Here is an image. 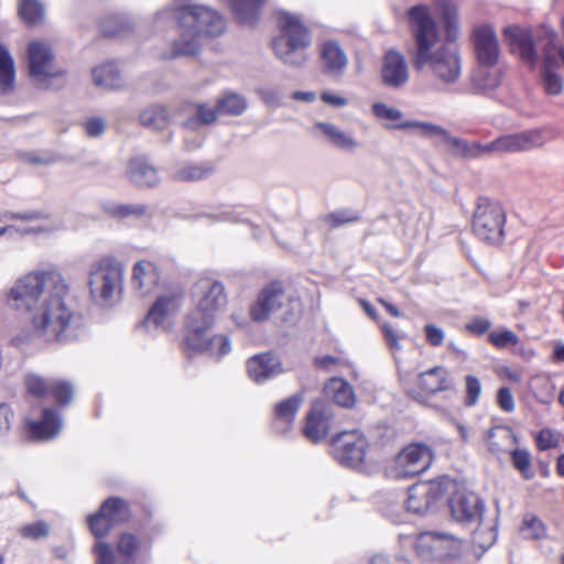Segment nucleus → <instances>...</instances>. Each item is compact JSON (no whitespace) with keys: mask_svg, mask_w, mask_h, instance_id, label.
I'll use <instances>...</instances> for the list:
<instances>
[{"mask_svg":"<svg viewBox=\"0 0 564 564\" xmlns=\"http://www.w3.org/2000/svg\"><path fill=\"white\" fill-rule=\"evenodd\" d=\"M28 76L37 89H57L67 70L56 61V54L50 43L43 40H34L26 48Z\"/></svg>","mask_w":564,"mask_h":564,"instance_id":"423d86ee","label":"nucleus"},{"mask_svg":"<svg viewBox=\"0 0 564 564\" xmlns=\"http://www.w3.org/2000/svg\"><path fill=\"white\" fill-rule=\"evenodd\" d=\"M474 48L479 64L495 66L498 62L500 50L495 31L489 25H481L473 33Z\"/></svg>","mask_w":564,"mask_h":564,"instance_id":"6ab92c4d","label":"nucleus"},{"mask_svg":"<svg viewBox=\"0 0 564 564\" xmlns=\"http://www.w3.org/2000/svg\"><path fill=\"white\" fill-rule=\"evenodd\" d=\"M45 218L44 213L42 212H25V213H4L0 215V221L3 219H21L23 221H35Z\"/></svg>","mask_w":564,"mask_h":564,"instance_id":"0e129e2a","label":"nucleus"},{"mask_svg":"<svg viewBox=\"0 0 564 564\" xmlns=\"http://www.w3.org/2000/svg\"><path fill=\"white\" fill-rule=\"evenodd\" d=\"M490 343L498 348H506L518 344L519 338L512 330L492 332L489 335Z\"/></svg>","mask_w":564,"mask_h":564,"instance_id":"603ef678","label":"nucleus"},{"mask_svg":"<svg viewBox=\"0 0 564 564\" xmlns=\"http://www.w3.org/2000/svg\"><path fill=\"white\" fill-rule=\"evenodd\" d=\"M535 441H536V446L541 451H546V449L557 446L558 435L550 429H543L536 435Z\"/></svg>","mask_w":564,"mask_h":564,"instance_id":"13d9d810","label":"nucleus"},{"mask_svg":"<svg viewBox=\"0 0 564 564\" xmlns=\"http://www.w3.org/2000/svg\"><path fill=\"white\" fill-rule=\"evenodd\" d=\"M267 0H229V6L241 23H253Z\"/></svg>","mask_w":564,"mask_h":564,"instance_id":"f704fd0d","label":"nucleus"},{"mask_svg":"<svg viewBox=\"0 0 564 564\" xmlns=\"http://www.w3.org/2000/svg\"><path fill=\"white\" fill-rule=\"evenodd\" d=\"M324 390L328 398H332L336 404L343 408H350L356 402L354 388L341 378L334 377L329 379Z\"/></svg>","mask_w":564,"mask_h":564,"instance_id":"c85d7f7f","label":"nucleus"},{"mask_svg":"<svg viewBox=\"0 0 564 564\" xmlns=\"http://www.w3.org/2000/svg\"><path fill=\"white\" fill-rule=\"evenodd\" d=\"M333 425L334 413L332 406L322 400H316L312 403L306 415L303 434L311 442L317 443L328 435Z\"/></svg>","mask_w":564,"mask_h":564,"instance_id":"2eb2a0df","label":"nucleus"},{"mask_svg":"<svg viewBox=\"0 0 564 564\" xmlns=\"http://www.w3.org/2000/svg\"><path fill=\"white\" fill-rule=\"evenodd\" d=\"M511 462L513 467L523 476V478H533L534 473L531 468V456L527 449H514L511 453Z\"/></svg>","mask_w":564,"mask_h":564,"instance_id":"c03bdc74","label":"nucleus"},{"mask_svg":"<svg viewBox=\"0 0 564 564\" xmlns=\"http://www.w3.org/2000/svg\"><path fill=\"white\" fill-rule=\"evenodd\" d=\"M161 281L158 265L150 260H140L132 267L131 288L139 296H147L155 291Z\"/></svg>","mask_w":564,"mask_h":564,"instance_id":"aec40b11","label":"nucleus"},{"mask_svg":"<svg viewBox=\"0 0 564 564\" xmlns=\"http://www.w3.org/2000/svg\"><path fill=\"white\" fill-rule=\"evenodd\" d=\"M442 497L440 484L420 482L409 488L405 503L408 510L423 514L433 508Z\"/></svg>","mask_w":564,"mask_h":564,"instance_id":"a211bd4d","label":"nucleus"},{"mask_svg":"<svg viewBox=\"0 0 564 564\" xmlns=\"http://www.w3.org/2000/svg\"><path fill=\"white\" fill-rule=\"evenodd\" d=\"M332 226H340L358 220V215L354 212L338 210L328 215Z\"/></svg>","mask_w":564,"mask_h":564,"instance_id":"69168bd1","label":"nucleus"},{"mask_svg":"<svg viewBox=\"0 0 564 564\" xmlns=\"http://www.w3.org/2000/svg\"><path fill=\"white\" fill-rule=\"evenodd\" d=\"M303 394L296 393L282 402L275 408V421L286 425L291 424L303 402Z\"/></svg>","mask_w":564,"mask_h":564,"instance_id":"e433bc0d","label":"nucleus"},{"mask_svg":"<svg viewBox=\"0 0 564 564\" xmlns=\"http://www.w3.org/2000/svg\"><path fill=\"white\" fill-rule=\"evenodd\" d=\"M26 423L32 436L39 440L53 438L62 429V420L52 409H44L40 421L28 420Z\"/></svg>","mask_w":564,"mask_h":564,"instance_id":"b1692460","label":"nucleus"},{"mask_svg":"<svg viewBox=\"0 0 564 564\" xmlns=\"http://www.w3.org/2000/svg\"><path fill=\"white\" fill-rule=\"evenodd\" d=\"M473 87L479 91L487 94L492 91L501 84V70L495 66H479L474 70L471 77Z\"/></svg>","mask_w":564,"mask_h":564,"instance_id":"c756f323","label":"nucleus"},{"mask_svg":"<svg viewBox=\"0 0 564 564\" xmlns=\"http://www.w3.org/2000/svg\"><path fill=\"white\" fill-rule=\"evenodd\" d=\"M523 538L530 540L541 539L545 535V528L535 517L525 518L521 527Z\"/></svg>","mask_w":564,"mask_h":564,"instance_id":"09e8293b","label":"nucleus"},{"mask_svg":"<svg viewBox=\"0 0 564 564\" xmlns=\"http://www.w3.org/2000/svg\"><path fill=\"white\" fill-rule=\"evenodd\" d=\"M437 6L442 12L443 22L447 30L448 37H451V36H453V31L456 30V15H457L456 7L446 1H440L437 3Z\"/></svg>","mask_w":564,"mask_h":564,"instance_id":"3c124183","label":"nucleus"},{"mask_svg":"<svg viewBox=\"0 0 564 564\" xmlns=\"http://www.w3.org/2000/svg\"><path fill=\"white\" fill-rule=\"evenodd\" d=\"M394 129L405 130V129H412L417 130L421 135L424 137H442L443 140L445 139L447 131L443 129L440 126L424 122V121H416V120H404L403 122L397 123L393 126Z\"/></svg>","mask_w":564,"mask_h":564,"instance_id":"58836bf2","label":"nucleus"},{"mask_svg":"<svg viewBox=\"0 0 564 564\" xmlns=\"http://www.w3.org/2000/svg\"><path fill=\"white\" fill-rule=\"evenodd\" d=\"M424 332H425L426 341L431 346L437 347L443 344V341L445 339V333L441 327H438L434 324H426L424 327Z\"/></svg>","mask_w":564,"mask_h":564,"instance_id":"680f3d73","label":"nucleus"},{"mask_svg":"<svg viewBox=\"0 0 564 564\" xmlns=\"http://www.w3.org/2000/svg\"><path fill=\"white\" fill-rule=\"evenodd\" d=\"M466 382V404L475 405L481 393V383L475 376L468 375L465 378Z\"/></svg>","mask_w":564,"mask_h":564,"instance_id":"4d7b16f0","label":"nucleus"},{"mask_svg":"<svg viewBox=\"0 0 564 564\" xmlns=\"http://www.w3.org/2000/svg\"><path fill=\"white\" fill-rule=\"evenodd\" d=\"M212 326L213 325H204L203 323H199L197 338L196 341L193 343L189 339L192 337L191 327L185 326L186 349L193 352H207L217 359L228 354L231 350L229 338L225 335H215L209 337L207 333Z\"/></svg>","mask_w":564,"mask_h":564,"instance_id":"4468645a","label":"nucleus"},{"mask_svg":"<svg viewBox=\"0 0 564 564\" xmlns=\"http://www.w3.org/2000/svg\"><path fill=\"white\" fill-rule=\"evenodd\" d=\"M280 33L272 42L276 57L284 64L301 67L306 62L305 50L311 45L308 29L300 17L281 13L278 19Z\"/></svg>","mask_w":564,"mask_h":564,"instance_id":"39448f33","label":"nucleus"},{"mask_svg":"<svg viewBox=\"0 0 564 564\" xmlns=\"http://www.w3.org/2000/svg\"><path fill=\"white\" fill-rule=\"evenodd\" d=\"M96 564H116V554L110 544L99 541L94 547Z\"/></svg>","mask_w":564,"mask_h":564,"instance_id":"864d4df0","label":"nucleus"},{"mask_svg":"<svg viewBox=\"0 0 564 564\" xmlns=\"http://www.w3.org/2000/svg\"><path fill=\"white\" fill-rule=\"evenodd\" d=\"M93 82L102 89L117 90L126 86V82L117 65L112 62L96 66L93 72Z\"/></svg>","mask_w":564,"mask_h":564,"instance_id":"bb28decb","label":"nucleus"},{"mask_svg":"<svg viewBox=\"0 0 564 564\" xmlns=\"http://www.w3.org/2000/svg\"><path fill=\"white\" fill-rule=\"evenodd\" d=\"M69 288L57 271L20 276L7 293L8 303L29 314L34 330L47 341L67 343L84 333V318L67 303Z\"/></svg>","mask_w":564,"mask_h":564,"instance_id":"f257e3e1","label":"nucleus"},{"mask_svg":"<svg viewBox=\"0 0 564 564\" xmlns=\"http://www.w3.org/2000/svg\"><path fill=\"white\" fill-rule=\"evenodd\" d=\"M28 391L36 397H41L50 392L51 380H45L39 376L30 375L26 378Z\"/></svg>","mask_w":564,"mask_h":564,"instance_id":"6e6d98bb","label":"nucleus"},{"mask_svg":"<svg viewBox=\"0 0 564 564\" xmlns=\"http://www.w3.org/2000/svg\"><path fill=\"white\" fill-rule=\"evenodd\" d=\"M497 402L505 412H512L516 409L514 398L509 388L502 387L498 390Z\"/></svg>","mask_w":564,"mask_h":564,"instance_id":"e2e57ef3","label":"nucleus"},{"mask_svg":"<svg viewBox=\"0 0 564 564\" xmlns=\"http://www.w3.org/2000/svg\"><path fill=\"white\" fill-rule=\"evenodd\" d=\"M219 116L217 104L215 106L205 102L193 104L188 106V117L182 126L189 131H197L203 126L214 123Z\"/></svg>","mask_w":564,"mask_h":564,"instance_id":"393cba45","label":"nucleus"},{"mask_svg":"<svg viewBox=\"0 0 564 564\" xmlns=\"http://www.w3.org/2000/svg\"><path fill=\"white\" fill-rule=\"evenodd\" d=\"M419 384L427 393L435 394L451 389L452 381L447 369L438 366L421 372Z\"/></svg>","mask_w":564,"mask_h":564,"instance_id":"cd10ccee","label":"nucleus"},{"mask_svg":"<svg viewBox=\"0 0 564 564\" xmlns=\"http://www.w3.org/2000/svg\"><path fill=\"white\" fill-rule=\"evenodd\" d=\"M373 116L382 121L389 122L387 128L394 129L393 126L403 122V113L394 107H390L384 102H376L372 105Z\"/></svg>","mask_w":564,"mask_h":564,"instance_id":"79ce46f5","label":"nucleus"},{"mask_svg":"<svg viewBox=\"0 0 564 564\" xmlns=\"http://www.w3.org/2000/svg\"><path fill=\"white\" fill-rule=\"evenodd\" d=\"M429 446L415 443L403 448L395 457L392 474L395 478H409L425 471L432 464Z\"/></svg>","mask_w":564,"mask_h":564,"instance_id":"9d476101","label":"nucleus"},{"mask_svg":"<svg viewBox=\"0 0 564 564\" xmlns=\"http://www.w3.org/2000/svg\"><path fill=\"white\" fill-rule=\"evenodd\" d=\"M139 120L147 128L163 130L171 121V111L164 105H153L140 112Z\"/></svg>","mask_w":564,"mask_h":564,"instance_id":"7c9ffc66","label":"nucleus"},{"mask_svg":"<svg viewBox=\"0 0 564 564\" xmlns=\"http://www.w3.org/2000/svg\"><path fill=\"white\" fill-rule=\"evenodd\" d=\"M478 527L473 532V543L482 551L489 549L497 539V530L492 523L478 521Z\"/></svg>","mask_w":564,"mask_h":564,"instance_id":"ea45409f","label":"nucleus"},{"mask_svg":"<svg viewBox=\"0 0 564 564\" xmlns=\"http://www.w3.org/2000/svg\"><path fill=\"white\" fill-rule=\"evenodd\" d=\"M408 15L414 40L413 67L429 73L442 85L455 84L462 74V59L456 45L442 39L427 7L414 6Z\"/></svg>","mask_w":564,"mask_h":564,"instance_id":"f03ea898","label":"nucleus"},{"mask_svg":"<svg viewBox=\"0 0 564 564\" xmlns=\"http://www.w3.org/2000/svg\"><path fill=\"white\" fill-rule=\"evenodd\" d=\"M286 301L282 285L273 282L261 290L256 302L250 306V317L257 323L265 322L281 311Z\"/></svg>","mask_w":564,"mask_h":564,"instance_id":"ddd939ff","label":"nucleus"},{"mask_svg":"<svg viewBox=\"0 0 564 564\" xmlns=\"http://www.w3.org/2000/svg\"><path fill=\"white\" fill-rule=\"evenodd\" d=\"M382 332L384 334V338L391 349L400 350L401 345L399 343L400 336L398 335L397 330L389 324H383L381 326Z\"/></svg>","mask_w":564,"mask_h":564,"instance_id":"774afa93","label":"nucleus"},{"mask_svg":"<svg viewBox=\"0 0 564 564\" xmlns=\"http://www.w3.org/2000/svg\"><path fill=\"white\" fill-rule=\"evenodd\" d=\"M321 57L327 72H343L347 65V56L335 42H326L321 48Z\"/></svg>","mask_w":564,"mask_h":564,"instance_id":"2f4dec72","label":"nucleus"},{"mask_svg":"<svg viewBox=\"0 0 564 564\" xmlns=\"http://www.w3.org/2000/svg\"><path fill=\"white\" fill-rule=\"evenodd\" d=\"M88 522L91 533L97 539L105 538L113 528L100 512L89 516Z\"/></svg>","mask_w":564,"mask_h":564,"instance_id":"8fccbe9b","label":"nucleus"},{"mask_svg":"<svg viewBox=\"0 0 564 564\" xmlns=\"http://www.w3.org/2000/svg\"><path fill=\"white\" fill-rule=\"evenodd\" d=\"M382 82L393 88L403 86L409 79L408 65L404 57L395 52L389 51L381 68Z\"/></svg>","mask_w":564,"mask_h":564,"instance_id":"412c9836","label":"nucleus"},{"mask_svg":"<svg viewBox=\"0 0 564 564\" xmlns=\"http://www.w3.org/2000/svg\"><path fill=\"white\" fill-rule=\"evenodd\" d=\"M506 213L500 204L479 199L473 218V230L482 241L499 243L503 238Z\"/></svg>","mask_w":564,"mask_h":564,"instance_id":"1a4fd4ad","label":"nucleus"},{"mask_svg":"<svg viewBox=\"0 0 564 564\" xmlns=\"http://www.w3.org/2000/svg\"><path fill=\"white\" fill-rule=\"evenodd\" d=\"M216 104L220 116H240L248 107L246 98L237 93H225Z\"/></svg>","mask_w":564,"mask_h":564,"instance_id":"c9c22d12","label":"nucleus"},{"mask_svg":"<svg viewBox=\"0 0 564 564\" xmlns=\"http://www.w3.org/2000/svg\"><path fill=\"white\" fill-rule=\"evenodd\" d=\"M368 442L357 430L343 432L333 438V454L341 465L356 468L366 457Z\"/></svg>","mask_w":564,"mask_h":564,"instance_id":"9b49d317","label":"nucleus"},{"mask_svg":"<svg viewBox=\"0 0 564 564\" xmlns=\"http://www.w3.org/2000/svg\"><path fill=\"white\" fill-rule=\"evenodd\" d=\"M139 549L140 541L134 534L129 532H123L120 534L117 542V550L126 561L129 562L133 560Z\"/></svg>","mask_w":564,"mask_h":564,"instance_id":"37998d69","label":"nucleus"},{"mask_svg":"<svg viewBox=\"0 0 564 564\" xmlns=\"http://www.w3.org/2000/svg\"><path fill=\"white\" fill-rule=\"evenodd\" d=\"M127 175L138 186H155L160 182L156 169L144 158H134L129 161Z\"/></svg>","mask_w":564,"mask_h":564,"instance_id":"a878e982","label":"nucleus"},{"mask_svg":"<svg viewBox=\"0 0 564 564\" xmlns=\"http://www.w3.org/2000/svg\"><path fill=\"white\" fill-rule=\"evenodd\" d=\"M210 167H205L202 165L188 164L180 167L175 174L174 178L177 181H198L203 180L212 174Z\"/></svg>","mask_w":564,"mask_h":564,"instance_id":"a18cd8bd","label":"nucleus"},{"mask_svg":"<svg viewBox=\"0 0 564 564\" xmlns=\"http://www.w3.org/2000/svg\"><path fill=\"white\" fill-rule=\"evenodd\" d=\"M547 141L542 129L525 130L503 134L496 140L481 144L446 134L444 142L453 155L464 159H477L494 153H516L541 148Z\"/></svg>","mask_w":564,"mask_h":564,"instance_id":"20e7f679","label":"nucleus"},{"mask_svg":"<svg viewBox=\"0 0 564 564\" xmlns=\"http://www.w3.org/2000/svg\"><path fill=\"white\" fill-rule=\"evenodd\" d=\"M531 390L540 402L547 403L553 394L554 387L549 378L535 377L530 382Z\"/></svg>","mask_w":564,"mask_h":564,"instance_id":"49530a36","label":"nucleus"},{"mask_svg":"<svg viewBox=\"0 0 564 564\" xmlns=\"http://www.w3.org/2000/svg\"><path fill=\"white\" fill-rule=\"evenodd\" d=\"M490 327V321L479 316L474 317L468 324H466V329L476 335H484Z\"/></svg>","mask_w":564,"mask_h":564,"instance_id":"338daca9","label":"nucleus"},{"mask_svg":"<svg viewBox=\"0 0 564 564\" xmlns=\"http://www.w3.org/2000/svg\"><path fill=\"white\" fill-rule=\"evenodd\" d=\"M449 508L456 521L474 524L481 521L485 506L475 492L457 490L449 500Z\"/></svg>","mask_w":564,"mask_h":564,"instance_id":"f3484780","label":"nucleus"},{"mask_svg":"<svg viewBox=\"0 0 564 564\" xmlns=\"http://www.w3.org/2000/svg\"><path fill=\"white\" fill-rule=\"evenodd\" d=\"M313 130L321 133L332 147L338 150L355 152L360 147V142L355 137L332 122L317 121Z\"/></svg>","mask_w":564,"mask_h":564,"instance_id":"5701e85b","label":"nucleus"},{"mask_svg":"<svg viewBox=\"0 0 564 564\" xmlns=\"http://www.w3.org/2000/svg\"><path fill=\"white\" fill-rule=\"evenodd\" d=\"M182 306V293L176 290H167L159 294L150 307L143 324L148 327H164Z\"/></svg>","mask_w":564,"mask_h":564,"instance_id":"dca6fc26","label":"nucleus"},{"mask_svg":"<svg viewBox=\"0 0 564 564\" xmlns=\"http://www.w3.org/2000/svg\"><path fill=\"white\" fill-rule=\"evenodd\" d=\"M106 210L109 215L117 218L133 216L139 219H148L151 217L149 207L141 204H112Z\"/></svg>","mask_w":564,"mask_h":564,"instance_id":"4c0bfd02","label":"nucleus"},{"mask_svg":"<svg viewBox=\"0 0 564 564\" xmlns=\"http://www.w3.org/2000/svg\"><path fill=\"white\" fill-rule=\"evenodd\" d=\"M415 549L423 560H437L455 555L460 549V541L447 533L427 531L417 536Z\"/></svg>","mask_w":564,"mask_h":564,"instance_id":"f8f14e48","label":"nucleus"},{"mask_svg":"<svg viewBox=\"0 0 564 564\" xmlns=\"http://www.w3.org/2000/svg\"><path fill=\"white\" fill-rule=\"evenodd\" d=\"M195 306L186 317V327H191L193 341H196L198 324L213 325L216 314L226 305L227 297L220 282L210 278L199 279L193 286Z\"/></svg>","mask_w":564,"mask_h":564,"instance_id":"0eeeda50","label":"nucleus"},{"mask_svg":"<svg viewBox=\"0 0 564 564\" xmlns=\"http://www.w3.org/2000/svg\"><path fill=\"white\" fill-rule=\"evenodd\" d=\"M124 265L115 257L107 256L90 267L89 290L100 305L111 306L119 301L123 290Z\"/></svg>","mask_w":564,"mask_h":564,"instance_id":"6e6552de","label":"nucleus"},{"mask_svg":"<svg viewBox=\"0 0 564 564\" xmlns=\"http://www.w3.org/2000/svg\"><path fill=\"white\" fill-rule=\"evenodd\" d=\"M15 87V68L10 52L0 45V94L8 95Z\"/></svg>","mask_w":564,"mask_h":564,"instance_id":"72a5a7b5","label":"nucleus"},{"mask_svg":"<svg viewBox=\"0 0 564 564\" xmlns=\"http://www.w3.org/2000/svg\"><path fill=\"white\" fill-rule=\"evenodd\" d=\"M257 93L268 106L279 107L281 105L283 94L279 88L265 85L259 87Z\"/></svg>","mask_w":564,"mask_h":564,"instance_id":"5fc2aeb1","label":"nucleus"},{"mask_svg":"<svg viewBox=\"0 0 564 564\" xmlns=\"http://www.w3.org/2000/svg\"><path fill=\"white\" fill-rule=\"evenodd\" d=\"M99 512L113 527L128 521L131 514L129 505L124 500L116 497L105 500Z\"/></svg>","mask_w":564,"mask_h":564,"instance_id":"473e14b6","label":"nucleus"},{"mask_svg":"<svg viewBox=\"0 0 564 564\" xmlns=\"http://www.w3.org/2000/svg\"><path fill=\"white\" fill-rule=\"evenodd\" d=\"M174 18L181 33L171 51L162 55L166 59L196 55L205 39L219 36L226 29L224 17L205 6L182 7L174 12Z\"/></svg>","mask_w":564,"mask_h":564,"instance_id":"7ed1b4c3","label":"nucleus"},{"mask_svg":"<svg viewBox=\"0 0 564 564\" xmlns=\"http://www.w3.org/2000/svg\"><path fill=\"white\" fill-rule=\"evenodd\" d=\"M21 535L24 538L37 540L48 534V525L43 521H37L24 525L21 530Z\"/></svg>","mask_w":564,"mask_h":564,"instance_id":"bf43d9fd","label":"nucleus"},{"mask_svg":"<svg viewBox=\"0 0 564 564\" xmlns=\"http://www.w3.org/2000/svg\"><path fill=\"white\" fill-rule=\"evenodd\" d=\"M19 14L28 24H37L44 18V8L37 0H22Z\"/></svg>","mask_w":564,"mask_h":564,"instance_id":"a19ab883","label":"nucleus"},{"mask_svg":"<svg viewBox=\"0 0 564 564\" xmlns=\"http://www.w3.org/2000/svg\"><path fill=\"white\" fill-rule=\"evenodd\" d=\"M85 132L90 138H97L101 135L106 130V122L100 117L88 118L84 123Z\"/></svg>","mask_w":564,"mask_h":564,"instance_id":"052dcab7","label":"nucleus"},{"mask_svg":"<svg viewBox=\"0 0 564 564\" xmlns=\"http://www.w3.org/2000/svg\"><path fill=\"white\" fill-rule=\"evenodd\" d=\"M247 371L254 382L261 383L283 372L281 361L273 355L264 352L247 361Z\"/></svg>","mask_w":564,"mask_h":564,"instance_id":"4be33fe9","label":"nucleus"},{"mask_svg":"<svg viewBox=\"0 0 564 564\" xmlns=\"http://www.w3.org/2000/svg\"><path fill=\"white\" fill-rule=\"evenodd\" d=\"M50 392L61 404H68L74 394L72 384L62 380H51Z\"/></svg>","mask_w":564,"mask_h":564,"instance_id":"de8ad7c7","label":"nucleus"}]
</instances>
